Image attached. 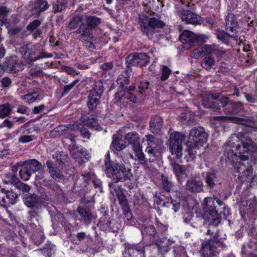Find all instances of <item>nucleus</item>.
I'll list each match as a JSON object with an SVG mask.
<instances>
[{"label":"nucleus","mask_w":257,"mask_h":257,"mask_svg":"<svg viewBox=\"0 0 257 257\" xmlns=\"http://www.w3.org/2000/svg\"><path fill=\"white\" fill-rule=\"evenodd\" d=\"M240 141L242 143V148L244 149L243 152H247L249 147L251 146L252 142L251 139L244 133H238L233 134L229 138L228 141L224 145V155L227 157L230 163L233 166V164H235L237 161H245L248 160V157L245 155H239L238 157L233 152L232 148L234 147L235 142Z\"/></svg>","instance_id":"1"},{"label":"nucleus","mask_w":257,"mask_h":257,"mask_svg":"<svg viewBox=\"0 0 257 257\" xmlns=\"http://www.w3.org/2000/svg\"><path fill=\"white\" fill-rule=\"evenodd\" d=\"M105 172L111 178L113 183L130 180L133 177L131 169L123 164L107 160L105 163Z\"/></svg>","instance_id":"2"},{"label":"nucleus","mask_w":257,"mask_h":257,"mask_svg":"<svg viewBox=\"0 0 257 257\" xmlns=\"http://www.w3.org/2000/svg\"><path fill=\"white\" fill-rule=\"evenodd\" d=\"M204 212L211 216L213 223H218L220 221L219 218L221 213H225L226 207L224 203L216 198L206 197L202 204Z\"/></svg>","instance_id":"3"},{"label":"nucleus","mask_w":257,"mask_h":257,"mask_svg":"<svg viewBox=\"0 0 257 257\" xmlns=\"http://www.w3.org/2000/svg\"><path fill=\"white\" fill-rule=\"evenodd\" d=\"M235 173H238V178L241 182L252 183L257 179V174L254 173L252 167L248 163L237 161L233 164Z\"/></svg>","instance_id":"4"},{"label":"nucleus","mask_w":257,"mask_h":257,"mask_svg":"<svg viewBox=\"0 0 257 257\" xmlns=\"http://www.w3.org/2000/svg\"><path fill=\"white\" fill-rule=\"evenodd\" d=\"M207 134L203 127L198 126L194 127L190 131L187 146L200 147L207 140Z\"/></svg>","instance_id":"5"},{"label":"nucleus","mask_w":257,"mask_h":257,"mask_svg":"<svg viewBox=\"0 0 257 257\" xmlns=\"http://www.w3.org/2000/svg\"><path fill=\"white\" fill-rule=\"evenodd\" d=\"M180 40L185 49H189L195 45L206 42L207 37L205 35H197L191 31L185 30L179 36Z\"/></svg>","instance_id":"6"},{"label":"nucleus","mask_w":257,"mask_h":257,"mask_svg":"<svg viewBox=\"0 0 257 257\" xmlns=\"http://www.w3.org/2000/svg\"><path fill=\"white\" fill-rule=\"evenodd\" d=\"M185 136L179 132H174L171 134L169 139V149L173 155L180 159L182 156V142Z\"/></svg>","instance_id":"7"},{"label":"nucleus","mask_w":257,"mask_h":257,"mask_svg":"<svg viewBox=\"0 0 257 257\" xmlns=\"http://www.w3.org/2000/svg\"><path fill=\"white\" fill-rule=\"evenodd\" d=\"M104 91L102 81L100 80L95 82L92 89L88 96L87 105L89 109H94L99 103V100Z\"/></svg>","instance_id":"8"},{"label":"nucleus","mask_w":257,"mask_h":257,"mask_svg":"<svg viewBox=\"0 0 257 257\" xmlns=\"http://www.w3.org/2000/svg\"><path fill=\"white\" fill-rule=\"evenodd\" d=\"M239 25L234 14L229 13L226 16L225 19L226 34L235 40L238 38V32L237 29Z\"/></svg>","instance_id":"9"},{"label":"nucleus","mask_w":257,"mask_h":257,"mask_svg":"<svg viewBox=\"0 0 257 257\" xmlns=\"http://www.w3.org/2000/svg\"><path fill=\"white\" fill-rule=\"evenodd\" d=\"M24 204L31 208V212L38 213L42 207V201L40 197L35 194H26L24 197Z\"/></svg>","instance_id":"10"},{"label":"nucleus","mask_w":257,"mask_h":257,"mask_svg":"<svg viewBox=\"0 0 257 257\" xmlns=\"http://www.w3.org/2000/svg\"><path fill=\"white\" fill-rule=\"evenodd\" d=\"M126 62L130 67L138 65L142 67L149 63V57L145 53L131 54L126 58Z\"/></svg>","instance_id":"11"},{"label":"nucleus","mask_w":257,"mask_h":257,"mask_svg":"<svg viewBox=\"0 0 257 257\" xmlns=\"http://www.w3.org/2000/svg\"><path fill=\"white\" fill-rule=\"evenodd\" d=\"M165 26V23L156 18L150 19L148 24L142 22L140 24L142 31L144 34L149 36L153 33V29L162 28Z\"/></svg>","instance_id":"12"},{"label":"nucleus","mask_w":257,"mask_h":257,"mask_svg":"<svg viewBox=\"0 0 257 257\" xmlns=\"http://www.w3.org/2000/svg\"><path fill=\"white\" fill-rule=\"evenodd\" d=\"M215 239H210L202 244L201 253L203 257H214L217 254L216 248L218 245Z\"/></svg>","instance_id":"13"},{"label":"nucleus","mask_w":257,"mask_h":257,"mask_svg":"<svg viewBox=\"0 0 257 257\" xmlns=\"http://www.w3.org/2000/svg\"><path fill=\"white\" fill-rule=\"evenodd\" d=\"M180 17L182 21L195 25L201 24L202 21L199 16L189 10H183L181 12Z\"/></svg>","instance_id":"14"},{"label":"nucleus","mask_w":257,"mask_h":257,"mask_svg":"<svg viewBox=\"0 0 257 257\" xmlns=\"http://www.w3.org/2000/svg\"><path fill=\"white\" fill-rule=\"evenodd\" d=\"M97 119L96 118L92 117L89 118L87 116H82L80 119H79L76 123L75 125L77 127H81V126L84 127L86 126L90 127L92 128H94L96 131H99L101 130V128L97 125L96 123Z\"/></svg>","instance_id":"15"},{"label":"nucleus","mask_w":257,"mask_h":257,"mask_svg":"<svg viewBox=\"0 0 257 257\" xmlns=\"http://www.w3.org/2000/svg\"><path fill=\"white\" fill-rule=\"evenodd\" d=\"M186 189L190 192L197 193L203 191V183L201 180L190 179L187 180Z\"/></svg>","instance_id":"16"},{"label":"nucleus","mask_w":257,"mask_h":257,"mask_svg":"<svg viewBox=\"0 0 257 257\" xmlns=\"http://www.w3.org/2000/svg\"><path fill=\"white\" fill-rule=\"evenodd\" d=\"M132 71V68L127 66L124 71L119 75L116 82L123 90H127V85L130 81V74Z\"/></svg>","instance_id":"17"},{"label":"nucleus","mask_w":257,"mask_h":257,"mask_svg":"<svg viewBox=\"0 0 257 257\" xmlns=\"http://www.w3.org/2000/svg\"><path fill=\"white\" fill-rule=\"evenodd\" d=\"M19 166H25L29 172L32 174L36 172L41 170L42 166L37 160L30 159L24 162H20L18 163Z\"/></svg>","instance_id":"18"},{"label":"nucleus","mask_w":257,"mask_h":257,"mask_svg":"<svg viewBox=\"0 0 257 257\" xmlns=\"http://www.w3.org/2000/svg\"><path fill=\"white\" fill-rule=\"evenodd\" d=\"M50 5L46 0H36L34 6L31 9V12L33 15H36V17H39L41 14L48 9Z\"/></svg>","instance_id":"19"},{"label":"nucleus","mask_w":257,"mask_h":257,"mask_svg":"<svg viewBox=\"0 0 257 257\" xmlns=\"http://www.w3.org/2000/svg\"><path fill=\"white\" fill-rule=\"evenodd\" d=\"M171 166L178 181L180 183H182L187 178L188 176L185 166L180 165L176 163H172Z\"/></svg>","instance_id":"20"},{"label":"nucleus","mask_w":257,"mask_h":257,"mask_svg":"<svg viewBox=\"0 0 257 257\" xmlns=\"http://www.w3.org/2000/svg\"><path fill=\"white\" fill-rule=\"evenodd\" d=\"M162 185L164 189L167 191L170 192V195H173L174 197L175 196L177 198H180L181 196V193L179 191H174L173 190V184L170 181L168 176L162 174L161 175Z\"/></svg>","instance_id":"21"},{"label":"nucleus","mask_w":257,"mask_h":257,"mask_svg":"<svg viewBox=\"0 0 257 257\" xmlns=\"http://www.w3.org/2000/svg\"><path fill=\"white\" fill-rule=\"evenodd\" d=\"M244 109L243 103L238 101L237 102L229 100L228 106L224 108V111L226 114H237Z\"/></svg>","instance_id":"22"},{"label":"nucleus","mask_w":257,"mask_h":257,"mask_svg":"<svg viewBox=\"0 0 257 257\" xmlns=\"http://www.w3.org/2000/svg\"><path fill=\"white\" fill-rule=\"evenodd\" d=\"M174 243V241L166 237H162L157 241V246L158 250L162 253H165L170 249L171 246Z\"/></svg>","instance_id":"23"},{"label":"nucleus","mask_w":257,"mask_h":257,"mask_svg":"<svg viewBox=\"0 0 257 257\" xmlns=\"http://www.w3.org/2000/svg\"><path fill=\"white\" fill-rule=\"evenodd\" d=\"M125 140L127 141L128 144L132 146L133 149H137L141 145L140 138L138 134L136 132H132L127 133L125 136Z\"/></svg>","instance_id":"24"},{"label":"nucleus","mask_w":257,"mask_h":257,"mask_svg":"<svg viewBox=\"0 0 257 257\" xmlns=\"http://www.w3.org/2000/svg\"><path fill=\"white\" fill-rule=\"evenodd\" d=\"M70 152L71 157L77 160L80 159L82 157H85L87 160L90 157L89 154L87 153V151L81 148H79V147L73 146L70 149Z\"/></svg>","instance_id":"25"},{"label":"nucleus","mask_w":257,"mask_h":257,"mask_svg":"<svg viewBox=\"0 0 257 257\" xmlns=\"http://www.w3.org/2000/svg\"><path fill=\"white\" fill-rule=\"evenodd\" d=\"M6 70L9 71L11 73H15L21 69V66L19 63L17 62L15 58H10L7 59L3 66Z\"/></svg>","instance_id":"26"},{"label":"nucleus","mask_w":257,"mask_h":257,"mask_svg":"<svg viewBox=\"0 0 257 257\" xmlns=\"http://www.w3.org/2000/svg\"><path fill=\"white\" fill-rule=\"evenodd\" d=\"M76 33L80 34L79 39L83 42L85 39L91 40L93 38L91 29L86 25H81L76 31Z\"/></svg>","instance_id":"27"},{"label":"nucleus","mask_w":257,"mask_h":257,"mask_svg":"<svg viewBox=\"0 0 257 257\" xmlns=\"http://www.w3.org/2000/svg\"><path fill=\"white\" fill-rule=\"evenodd\" d=\"M204 180L207 186L210 189L215 187L219 183L217 176L214 172H207L204 176Z\"/></svg>","instance_id":"28"},{"label":"nucleus","mask_w":257,"mask_h":257,"mask_svg":"<svg viewBox=\"0 0 257 257\" xmlns=\"http://www.w3.org/2000/svg\"><path fill=\"white\" fill-rule=\"evenodd\" d=\"M227 119L234 123L244 124L245 122L257 123V116H228Z\"/></svg>","instance_id":"29"},{"label":"nucleus","mask_w":257,"mask_h":257,"mask_svg":"<svg viewBox=\"0 0 257 257\" xmlns=\"http://www.w3.org/2000/svg\"><path fill=\"white\" fill-rule=\"evenodd\" d=\"M76 211L85 223L89 224L90 223L92 219V215L89 209L79 206L77 207Z\"/></svg>","instance_id":"30"},{"label":"nucleus","mask_w":257,"mask_h":257,"mask_svg":"<svg viewBox=\"0 0 257 257\" xmlns=\"http://www.w3.org/2000/svg\"><path fill=\"white\" fill-rule=\"evenodd\" d=\"M228 98L221 94H215V109H220L221 107L225 108L229 103Z\"/></svg>","instance_id":"31"},{"label":"nucleus","mask_w":257,"mask_h":257,"mask_svg":"<svg viewBox=\"0 0 257 257\" xmlns=\"http://www.w3.org/2000/svg\"><path fill=\"white\" fill-rule=\"evenodd\" d=\"M163 120L160 116H155L150 121V128L152 133H157L163 126Z\"/></svg>","instance_id":"32"},{"label":"nucleus","mask_w":257,"mask_h":257,"mask_svg":"<svg viewBox=\"0 0 257 257\" xmlns=\"http://www.w3.org/2000/svg\"><path fill=\"white\" fill-rule=\"evenodd\" d=\"M46 166L49 169V172L51 174V176L55 180L59 181L63 179V175L55 170L53 166V163L50 160L46 162Z\"/></svg>","instance_id":"33"},{"label":"nucleus","mask_w":257,"mask_h":257,"mask_svg":"<svg viewBox=\"0 0 257 257\" xmlns=\"http://www.w3.org/2000/svg\"><path fill=\"white\" fill-rule=\"evenodd\" d=\"M135 153L136 156L137 157L141 164L144 165L146 169L148 168L147 163L149 162L148 158H146L144 153L142 152V146L137 147V149H133Z\"/></svg>","instance_id":"34"},{"label":"nucleus","mask_w":257,"mask_h":257,"mask_svg":"<svg viewBox=\"0 0 257 257\" xmlns=\"http://www.w3.org/2000/svg\"><path fill=\"white\" fill-rule=\"evenodd\" d=\"M29 216L28 217V224L32 229L39 230L41 227L39 225L38 219L37 217V215L38 213H34L31 212V211H29Z\"/></svg>","instance_id":"35"},{"label":"nucleus","mask_w":257,"mask_h":257,"mask_svg":"<svg viewBox=\"0 0 257 257\" xmlns=\"http://www.w3.org/2000/svg\"><path fill=\"white\" fill-rule=\"evenodd\" d=\"M202 105L206 108H215V94H209L202 99Z\"/></svg>","instance_id":"36"},{"label":"nucleus","mask_w":257,"mask_h":257,"mask_svg":"<svg viewBox=\"0 0 257 257\" xmlns=\"http://www.w3.org/2000/svg\"><path fill=\"white\" fill-rule=\"evenodd\" d=\"M145 137L148 144L146 149L160 150L158 142L154 136L148 135H146Z\"/></svg>","instance_id":"37"},{"label":"nucleus","mask_w":257,"mask_h":257,"mask_svg":"<svg viewBox=\"0 0 257 257\" xmlns=\"http://www.w3.org/2000/svg\"><path fill=\"white\" fill-rule=\"evenodd\" d=\"M73 129L75 130L74 125H60L58 127H55L52 133L58 134V135H64L67 133L70 132Z\"/></svg>","instance_id":"38"},{"label":"nucleus","mask_w":257,"mask_h":257,"mask_svg":"<svg viewBox=\"0 0 257 257\" xmlns=\"http://www.w3.org/2000/svg\"><path fill=\"white\" fill-rule=\"evenodd\" d=\"M31 238L35 243L37 245L40 244L43 242L45 239V236L41 227L39 230H35Z\"/></svg>","instance_id":"39"},{"label":"nucleus","mask_w":257,"mask_h":257,"mask_svg":"<svg viewBox=\"0 0 257 257\" xmlns=\"http://www.w3.org/2000/svg\"><path fill=\"white\" fill-rule=\"evenodd\" d=\"M173 195H170V198H168L164 205L172 209L174 212H176L180 208V203L177 200L173 199Z\"/></svg>","instance_id":"40"},{"label":"nucleus","mask_w":257,"mask_h":257,"mask_svg":"<svg viewBox=\"0 0 257 257\" xmlns=\"http://www.w3.org/2000/svg\"><path fill=\"white\" fill-rule=\"evenodd\" d=\"M214 59L210 56H205L201 62V66L205 69H210L212 66L215 65Z\"/></svg>","instance_id":"41"},{"label":"nucleus","mask_w":257,"mask_h":257,"mask_svg":"<svg viewBox=\"0 0 257 257\" xmlns=\"http://www.w3.org/2000/svg\"><path fill=\"white\" fill-rule=\"evenodd\" d=\"M146 152L148 155V159L149 162H153L156 161L158 157V154L160 150L146 149Z\"/></svg>","instance_id":"42"},{"label":"nucleus","mask_w":257,"mask_h":257,"mask_svg":"<svg viewBox=\"0 0 257 257\" xmlns=\"http://www.w3.org/2000/svg\"><path fill=\"white\" fill-rule=\"evenodd\" d=\"M111 145L115 150L118 151H121L126 147L125 143L118 138H115L113 139Z\"/></svg>","instance_id":"43"},{"label":"nucleus","mask_w":257,"mask_h":257,"mask_svg":"<svg viewBox=\"0 0 257 257\" xmlns=\"http://www.w3.org/2000/svg\"><path fill=\"white\" fill-rule=\"evenodd\" d=\"M5 197H6V199L8 202L7 203V205L10 204H14L18 197V196L12 190H6Z\"/></svg>","instance_id":"44"},{"label":"nucleus","mask_w":257,"mask_h":257,"mask_svg":"<svg viewBox=\"0 0 257 257\" xmlns=\"http://www.w3.org/2000/svg\"><path fill=\"white\" fill-rule=\"evenodd\" d=\"M39 93L37 92L28 93L22 96V98L25 102L30 103L36 100L39 97Z\"/></svg>","instance_id":"45"},{"label":"nucleus","mask_w":257,"mask_h":257,"mask_svg":"<svg viewBox=\"0 0 257 257\" xmlns=\"http://www.w3.org/2000/svg\"><path fill=\"white\" fill-rule=\"evenodd\" d=\"M100 23V20L95 16L89 17L86 20V25L91 30Z\"/></svg>","instance_id":"46"},{"label":"nucleus","mask_w":257,"mask_h":257,"mask_svg":"<svg viewBox=\"0 0 257 257\" xmlns=\"http://www.w3.org/2000/svg\"><path fill=\"white\" fill-rule=\"evenodd\" d=\"M82 20V18L80 16H77L74 17L69 23L68 28L71 30L76 29L81 23Z\"/></svg>","instance_id":"47"},{"label":"nucleus","mask_w":257,"mask_h":257,"mask_svg":"<svg viewBox=\"0 0 257 257\" xmlns=\"http://www.w3.org/2000/svg\"><path fill=\"white\" fill-rule=\"evenodd\" d=\"M21 166L23 167V168L19 171L20 178L22 180L27 181L29 180L32 174L29 172L25 166Z\"/></svg>","instance_id":"48"},{"label":"nucleus","mask_w":257,"mask_h":257,"mask_svg":"<svg viewBox=\"0 0 257 257\" xmlns=\"http://www.w3.org/2000/svg\"><path fill=\"white\" fill-rule=\"evenodd\" d=\"M187 147L188 156H185L187 162L193 160L196 157V150L199 149V147Z\"/></svg>","instance_id":"49"},{"label":"nucleus","mask_w":257,"mask_h":257,"mask_svg":"<svg viewBox=\"0 0 257 257\" xmlns=\"http://www.w3.org/2000/svg\"><path fill=\"white\" fill-rule=\"evenodd\" d=\"M117 196L122 209H126L127 208L129 207L126 197L121 191L117 193Z\"/></svg>","instance_id":"50"},{"label":"nucleus","mask_w":257,"mask_h":257,"mask_svg":"<svg viewBox=\"0 0 257 257\" xmlns=\"http://www.w3.org/2000/svg\"><path fill=\"white\" fill-rule=\"evenodd\" d=\"M11 111L10 105L8 103L4 104L0 110V118H3L8 116Z\"/></svg>","instance_id":"51"},{"label":"nucleus","mask_w":257,"mask_h":257,"mask_svg":"<svg viewBox=\"0 0 257 257\" xmlns=\"http://www.w3.org/2000/svg\"><path fill=\"white\" fill-rule=\"evenodd\" d=\"M142 233L143 235L150 234L151 235H154L156 234V229L152 226H143L141 228Z\"/></svg>","instance_id":"52"},{"label":"nucleus","mask_w":257,"mask_h":257,"mask_svg":"<svg viewBox=\"0 0 257 257\" xmlns=\"http://www.w3.org/2000/svg\"><path fill=\"white\" fill-rule=\"evenodd\" d=\"M66 6L64 2H57V4L53 5V12L55 14L61 12L66 9Z\"/></svg>","instance_id":"53"},{"label":"nucleus","mask_w":257,"mask_h":257,"mask_svg":"<svg viewBox=\"0 0 257 257\" xmlns=\"http://www.w3.org/2000/svg\"><path fill=\"white\" fill-rule=\"evenodd\" d=\"M124 212V214L125 216V217L126 218V220H127V224L130 225H133L135 223V219L132 217V212L130 209V208L128 207L126 209H123Z\"/></svg>","instance_id":"54"},{"label":"nucleus","mask_w":257,"mask_h":257,"mask_svg":"<svg viewBox=\"0 0 257 257\" xmlns=\"http://www.w3.org/2000/svg\"><path fill=\"white\" fill-rule=\"evenodd\" d=\"M171 70L165 65L162 66V75L161 79L162 81L166 80L169 77Z\"/></svg>","instance_id":"55"},{"label":"nucleus","mask_w":257,"mask_h":257,"mask_svg":"<svg viewBox=\"0 0 257 257\" xmlns=\"http://www.w3.org/2000/svg\"><path fill=\"white\" fill-rule=\"evenodd\" d=\"M15 186L17 189L24 192H28L30 190V187L29 186L22 183L20 180Z\"/></svg>","instance_id":"56"},{"label":"nucleus","mask_w":257,"mask_h":257,"mask_svg":"<svg viewBox=\"0 0 257 257\" xmlns=\"http://www.w3.org/2000/svg\"><path fill=\"white\" fill-rule=\"evenodd\" d=\"M35 139V136L34 135H24L19 138L18 142L20 143H27L33 141Z\"/></svg>","instance_id":"57"},{"label":"nucleus","mask_w":257,"mask_h":257,"mask_svg":"<svg viewBox=\"0 0 257 257\" xmlns=\"http://www.w3.org/2000/svg\"><path fill=\"white\" fill-rule=\"evenodd\" d=\"M6 178L9 180V183L14 186L19 182V179L16 177V174H8L6 175Z\"/></svg>","instance_id":"58"},{"label":"nucleus","mask_w":257,"mask_h":257,"mask_svg":"<svg viewBox=\"0 0 257 257\" xmlns=\"http://www.w3.org/2000/svg\"><path fill=\"white\" fill-rule=\"evenodd\" d=\"M6 190L0 186V204L2 206H7L8 202L5 198Z\"/></svg>","instance_id":"59"},{"label":"nucleus","mask_w":257,"mask_h":257,"mask_svg":"<svg viewBox=\"0 0 257 257\" xmlns=\"http://www.w3.org/2000/svg\"><path fill=\"white\" fill-rule=\"evenodd\" d=\"M41 23V21L39 20H34L27 26V29L29 31H33L39 26Z\"/></svg>","instance_id":"60"},{"label":"nucleus","mask_w":257,"mask_h":257,"mask_svg":"<svg viewBox=\"0 0 257 257\" xmlns=\"http://www.w3.org/2000/svg\"><path fill=\"white\" fill-rule=\"evenodd\" d=\"M175 257H183L185 256L184 248L181 246H176L174 250Z\"/></svg>","instance_id":"61"},{"label":"nucleus","mask_w":257,"mask_h":257,"mask_svg":"<svg viewBox=\"0 0 257 257\" xmlns=\"http://www.w3.org/2000/svg\"><path fill=\"white\" fill-rule=\"evenodd\" d=\"M216 37L217 39L224 43H227L228 41L225 36V34L223 31L218 30L216 32Z\"/></svg>","instance_id":"62"},{"label":"nucleus","mask_w":257,"mask_h":257,"mask_svg":"<svg viewBox=\"0 0 257 257\" xmlns=\"http://www.w3.org/2000/svg\"><path fill=\"white\" fill-rule=\"evenodd\" d=\"M203 48V50L202 51L203 52V55H205L206 54H212L215 53L216 51L214 48L208 45H205Z\"/></svg>","instance_id":"63"},{"label":"nucleus","mask_w":257,"mask_h":257,"mask_svg":"<svg viewBox=\"0 0 257 257\" xmlns=\"http://www.w3.org/2000/svg\"><path fill=\"white\" fill-rule=\"evenodd\" d=\"M32 46L29 44L23 45L19 49L20 52L23 56H25L27 53H29V50L32 49Z\"/></svg>","instance_id":"64"}]
</instances>
